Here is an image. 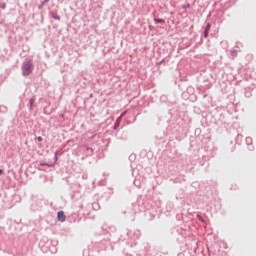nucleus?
Segmentation results:
<instances>
[{
	"instance_id": "f257e3e1",
	"label": "nucleus",
	"mask_w": 256,
	"mask_h": 256,
	"mask_svg": "<svg viewBox=\"0 0 256 256\" xmlns=\"http://www.w3.org/2000/svg\"><path fill=\"white\" fill-rule=\"evenodd\" d=\"M23 74L31 75L33 73V64L31 62H26L23 64Z\"/></svg>"
},
{
	"instance_id": "f03ea898",
	"label": "nucleus",
	"mask_w": 256,
	"mask_h": 256,
	"mask_svg": "<svg viewBox=\"0 0 256 256\" xmlns=\"http://www.w3.org/2000/svg\"><path fill=\"white\" fill-rule=\"evenodd\" d=\"M57 219H58V221H60L61 223H65V220L67 219V217L65 216V212L59 211V212L57 213Z\"/></svg>"
},
{
	"instance_id": "7ed1b4c3",
	"label": "nucleus",
	"mask_w": 256,
	"mask_h": 256,
	"mask_svg": "<svg viewBox=\"0 0 256 256\" xmlns=\"http://www.w3.org/2000/svg\"><path fill=\"white\" fill-rule=\"evenodd\" d=\"M154 21H155V23H165V20L158 19V18H155Z\"/></svg>"
},
{
	"instance_id": "20e7f679",
	"label": "nucleus",
	"mask_w": 256,
	"mask_h": 256,
	"mask_svg": "<svg viewBox=\"0 0 256 256\" xmlns=\"http://www.w3.org/2000/svg\"><path fill=\"white\" fill-rule=\"evenodd\" d=\"M205 31H211V24H207Z\"/></svg>"
},
{
	"instance_id": "39448f33",
	"label": "nucleus",
	"mask_w": 256,
	"mask_h": 256,
	"mask_svg": "<svg viewBox=\"0 0 256 256\" xmlns=\"http://www.w3.org/2000/svg\"><path fill=\"white\" fill-rule=\"evenodd\" d=\"M204 37H205V38L209 37V30H205V32H204Z\"/></svg>"
},
{
	"instance_id": "423d86ee",
	"label": "nucleus",
	"mask_w": 256,
	"mask_h": 256,
	"mask_svg": "<svg viewBox=\"0 0 256 256\" xmlns=\"http://www.w3.org/2000/svg\"><path fill=\"white\" fill-rule=\"evenodd\" d=\"M37 139L39 142L43 141V137H41V136H39Z\"/></svg>"
},
{
	"instance_id": "0eeeda50",
	"label": "nucleus",
	"mask_w": 256,
	"mask_h": 256,
	"mask_svg": "<svg viewBox=\"0 0 256 256\" xmlns=\"http://www.w3.org/2000/svg\"><path fill=\"white\" fill-rule=\"evenodd\" d=\"M5 173V171H3V169H0V175H3Z\"/></svg>"
}]
</instances>
